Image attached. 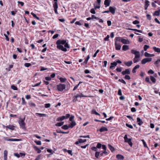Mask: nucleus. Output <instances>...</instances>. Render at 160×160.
<instances>
[{"instance_id": "nucleus-58", "label": "nucleus", "mask_w": 160, "mask_h": 160, "mask_svg": "<svg viewBox=\"0 0 160 160\" xmlns=\"http://www.w3.org/2000/svg\"><path fill=\"white\" fill-rule=\"evenodd\" d=\"M102 146V145L101 144L99 143H98L97 144L96 148H100Z\"/></svg>"}, {"instance_id": "nucleus-29", "label": "nucleus", "mask_w": 160, "mask_h": 160, "mask_svg": "<svg viewBox=\"0 0 160 160\" xmlns=\"http://www.w3.org/2000/svg\"><path fill=\"white\" fill-rule=\"evenodd\" d=\"M36 115L40 117H46L47 115L46 114H42V113H36Z\"/></svg>"}, {"instance_id": "nucleus-56", "label": "nucleus", "mask_w": 160, "mask_h": 160, "mask_svg": "<svg viewBox=\"0 0 160 160\" xmlns=\"http://www.w3.org/2000/svg\"><path fill=\"white\" fill-rule=\"evenodd\" d=\"M126 126L132 129L133 128V127L132 125L129 124L128 123H126Z\"/></svg>"}, {"instance_id": "nucleus-9", "label": "nucleus", "mask_w": 160, "mask_h": 160, "mask_svg": "<svg viewBox=\"0 0 160 160\" xmlns=\"http://www.w3.org/2000/svg\"><path fill=\"white\" fill-rule=\"evenodd\" d=\"M115 49L116 50H120L121 48V46L120 45L117 43V42H115Z\"/></svg>"}, {"instance_id": "nucleus-3", "label": "nucleus", "mask_w": 160, "mask_h": 160, "mask_svg": "<svg viewBox=\"0 0 160 160\" xmlns=\"http://www.w3.org/2000/svg\"><path fill=\"white\" fill-rule=\"evenodd\" d=\"M58 90L59 91L62 92L66 88V85L64 84H60L57 86Z\"/></svg>"}, {"instance_id": "nucleus-30", "label": "nucleus", "mask_w": 160, "mask_h": 160, "mask_svg": "<svg viewBox=\"0 0 160 160\" xmlns=\"http://www.w3.org/2000/svg\"><path fill=\"white\" fill-rule=\"evenodd\" d=\"M150 79L153 83H155L156 82V79L153 77L152 76H150Z\"/></svg>"}, {"instance_id": "nucleus-32", "label": "nucleus", "mask_w": 160, "mask_h": 160, "mask_svg": "<svg viewBox=\"0 0 160 160\" xmlns=\"http://www.w3.org/2000/svg\"><path fill=\"white\" fill-rule=\"evenodd\" d=\"M108 148L112 152H113L115 151L114 148L110 144H108Z\"/></svg>"}, {"instance_id": "nucleus-45", "label": "nucleus", "mask_w": 160, "mask_h": 160, "mask_svg": "<svg viewBox=\"0 0 160 160\" xmlns=\"http://www.w3.org/2000/svg\"><path fill=\"white\" fill-rule=\"evenodd\" d=\"M99 154H100V152H96L95 154V157L97 158H98L99 157H100Z\"/></svg>"}, {"instance_id": "nucleus-10", "label": "nucleus", "mask_w": 160, "mask_h": 160, "mask_svg": "<svg viewBox=\"0 0 160 160\" xmlns=\"http://www.w3.org/2000/svg\"><path fill=\"white\" fill-rule=\"evenodd\" d=\"M6 128H8L9 129L12 130H13L14 129L15 126L13 125H9L8 126H4Z\"/></svg>"}, {"instance_id": "nucleus-1", "label": "nucleus", "mask_w": 160, "mask_h": 160, "mask_svg": "<svg viewBox=\"0 0 160 160\" xmlns=\"http://www.w3.org/2000/svg\"><path fill=\"white\" fill-rule=\"evenodd\" d=\"M56 44L57 48L63 52H66L67 51L66 48H69L68 43L65 40H58L57 41Z\"/></svg>"}, {"instance_id": "nucleus-15", "label": "nucleus", "mask_w": 160, "mask_h": 160, "mask_svg": "<svg viewBox=\"0 0 160 160\" xmlns=\"http://www.w3.org/2000/svg\"><path fill=\"white\" fill-rule=\"evenodd\" d=\"M117 65V63L115 62H114L111 63V66H110L109 68L110 69H113V68L116 66Z\"/></svg>"}, {"instance_id": "nucleus-59", "label": "nucleus", "mask_w": 160, "mask_h": 160, "mask_svg": "<svg viewBox=\"0 0 160 160\" xmlns=\"http://www.w3.org/2000/svg\"><path fill=\"white\" fill-rule=\"evenodd\" d=\"M139 21H138V20H135L134 21H133V22H132V23L133 24H138L139 23Z\"/></svg>"}, {"instance_id": "nucleus-43", "label": "nucleus", "mask_w": 160, "mask_h": 160, "mask_svg": "<svg viewBox=\"0 0 160 160\" xmlns=\"http://www.w3.org/2000/svg\"><path fill=\"white\" fill-rule=\"evenodd\" d=\"M149 2H150L148 0H146V1L145 2V4L144 6H147L148 7L149 5Z\"/></svg>"}, {"instance_id": "nucleus-27", "label": "nucleus", "mask_w": 160, "mask_h": 160, "mask_svg": "<svg viewBox=\"0 0 160 160\" xmlns=\"http://www.w3.org/2000/svg\"><path fill=\"white\" fill-rule=\"evenodd\" d=\"M153 49L155 52L159 53L160 52V48H157L156 47H153Z\"/></svg>"}, {"instance_id": "nucleus-22", "label": "nucleus", "mask_w": 160, "mask_h": 160, "mask_svg": "<svg viewBox=\"0 0 160 160\" xmlns=\"http://www.w3.org/2000/svg\"><path fill=\"white\" fill-rule=\"evenodd\" d=\"M129 49V46L127 45H124L122 47V50L123 51H126Z\"/></svg>"}, {"instance_id": "nucleus-5", "label": "nucleus", "mask_w": 160, "mask_h": 160, "mask_svg": "<svg viewBox=\"0 0 160 160\" xmlns=\"http://www.w3.org/2000/svg\"><path fill=\"white\" fill-rule=\"evenodd\" d=\"M132 53L135 55V57L139 58L140 57V53L139 51H135L132 49L131 50Z\"/></svg>"}, {"instance_id": "nucleus-46", "label": "nucleus", "mask_w": 160, "mask_h": 160, "mask_svg": "<svg viewBox=\"0 0 160 160\" xmlns=\"http://www.w3.org/2000/svg\"><path fill=\"white\" fill-rule=\"evenodd\" d=\"M149 46L148 45H145L144 47V51H146L147 49L149 48Z\"/></svg>"}, {"instance_id": "nucleus-37", "label": "nucleus", "mask_w": 160, "mask_h": 160, "mask_svg": "<svg viewBox=\"0 0 160 160\" xmlns=\"http://www.w3.org/2000/svg\"><path fill=\"white\" fill-rule=\"evenodd\" d=\"M59 80L61 82H65L67 80V79L65 78H60Z\"/></svg>"}, {"instance_id": "nucleus-36", "label": "nucleus", "mask_w": 160, "mask_h": 160, "mask_svg": "<svg viewBox=\"0 0 160 160\" xmlns=\"http://www.w3.org/2000/svg\"><path fill=\"white\" fill-rule=\"evenodd\" d=\"M139 60V58H138L134 57L133 59V61L134 63H135L138 62Z\"/></svg>"}, {"instance_id": "nucleus-26", "label": "nucleus", "mask_w": 160, "mask_h": 160, "mask_svg": "<svg viewBox=\"0 0 160 160\" xmlns=\"http://www.w3.org/2000/svg\"><path fill=\"white\" fill-rule=\"evenodd\" d=\"M128 30H131L133 31H137L138 32H140V33H142V31L141 30H138L136 29H132V28H128Z\"/></svg>"}, {"instance_id": "nucleus-20", "label": "nucleus", "mask_w": 160, "mask_h": 160, "mask_svg": "<svg viewBox=\"0 0 160 160\" xmlns=\"http://www.w3.org/2000/svg\"><path fill=\"white\" fill-rule=\"evenodd\" d=\"M116 158L118 159L123 160L124 158V157L123 156L120 154H118L116 156Z\"/></svg>"}, {"instance_id": "nucleus-39", "label": "nucleus", "mask_w": 160, "mask_h": 160, "mask_svg": "<svg viewBox=\"0 0 160 160\" xmlns=\"http://www.w3.org/2000/svg\"><path fill=\"white\" fill-rule=\"evenodd\" d=\"M8 151L7 150H5L4 152V158H7Z\"/></svg>"}, {"instance_id": "nucleus-8", "label": "nucleus", "mask_w": 160, "mask_h": 160, "mask_svg": "<svg viewBox=\"0 0 160 160\" xmlns=\"http://www.w3.org/2000/svg\"><path fill=\"white\" fill-rule=\"evenodd\" d=\"M109 12H110L112 14H114L115 13L116 8L112 7H110L109 8Z\"/></svg>"}, {"instance_id": "nucleus-12", "label": "nucleus", "mask_w": 160, "mask_h": 160, "mask_svg": "<svg viewBox=\"0 0 160 160\" xmlns=\"http://www.w3.org/2000/svg\"><path fill=\"white\" fill-rule=\"evenodd\" d=\"M124 64L128 67H130L132 64V61L127 62H124Z\"/></svg>"}, {"instance_id": "nucleus-24", "label": "nucleus", "mask_w": 160, "mask_h": 160, "mask_svg": "<svg viewBox=\"0 0 160 160\" xmlns=\"http://www.w3.org/2000/svg\"><path fill=\"white\" fill-rule=\"evenodd\" d=\"M89 58H90L89 56L88 55L87 56V57L85 59V61L83 62V63H81V65H84L83 63H85V64H87L88 63V59H89Z\"/></svg>"}, {"instance_id": "nucleus-52", "label": "nucleus", "mask_w": 160, "mask_h": 160, "mask_svg": "<svg viewBox=\"0 0 160 160\" xmlns=\"http://www.w3.org/2000/svg\"><path fill=\"white\" fill-rule=\"evenodd\" d=\"M124 78L127 80H130L131 79V78L128 75H126L125 76Z\"/></svg>"}, {"instance_id": "nucleus-60", "label": "nucleus", "mask_w": 160, "mask_h": 160, "mask_svg": "<svg viewBox=\"0 0 160 160\" xmlns=\"http://www.w3.org/2000/svg\"><path fill=\"white\" fill-rule=\"evenodd\" d=\"M118 81L120 82H121L122 83H123V84H126V82L123 79H119V80H118Z\"/></svg>"}, {"instance_id": "nucleus-13", "label": "nucleus", "mask_w": 160, "mask_h": 160, "mask_svg": "<svg viewBox=\"0 0 160 160\" xmlns=\"http://www.w3.org/2000/svg\"><path fill=\"white\" fill-rule=\"evenodd\" d=\"M137 122H138V124L139 126H141L143 123V122L142 121L140 118L138 117L137 118Z\"/></svg>"}, {"instance_id": "nucleus-25", "label": "nucleus", "mask_w": 160, "mask_h": 160, "mask_svg": "<svg viewBox=\"0 0 160 160\" xmlns=\"http://www.w3.org/2000/svg\"><path fill=\"white\" fill-rule=\"evenodd\" d=\"M104 4L105 5L106 7L109 6L110 5V2H109V0H105Z\"/></svg>"}, {"instance_id": "nucleus-2", "label": "nucleus", "mask_w": 160, "mask_h": 160, "mask_svg": "<svg viewBox=\"0 0 160 160\" xmlns=\"http://www.w3.org/2000/svg\"><path fill=\"white\" fill-rule=\"evenodd\" d=\"M25 119V117L23 118H20L18 121V122L20 127V128L23 129H25L26 128V123L24 122Z\"/></svg>"}, {"instance_id": "nucleus-41", "label": "nucleus", "mask_w": 160, "mask_h": 160, "mask_svg": "<svg viewBox=\"0 0 160 160\" xmlns=\"http://www.w3.org/2000/svg\"><path fill=\"white\" fill-rule=\"evenodd\" d=\"M75 24L76 25H78L79 26H81L82 25V24L81 23V21H77L75 22Z\"/></svg>"}, {"instance_id": "nucleus-47", "label": "nucleus", "mask_w": 160, "mask_h": 160, "mask_svg": "<svg viewBox=\"0 0 160 160\" xmlns=\"http://www.w3.org/2000/svg\"><path fill=\"white\" fill-rule=\"evenodd\" d=\"M53 7L54 8H58V4L57 2H55L53 4Z\"/></svg>"}, {"instance_id": "nucleus-19", "label": "nucleus", "mask_w": 160, "mask_h": 160, "mask_svg": "<svg viewBox=\"0 0 160 160\" xmlns=\"http://www.w3.org/2000/svg\"><path fill=\"white\" fill-rule=\"evenodd\" d=\"M140 66L139 65H137L134 67L132 70V72L133 73H135L136 72V70L137 69L139 68Z\"/></svg>"}, {"instance_id": "nucleus-53", "label": "nucleus", "mask_w": 160, "mask_h": 160, "mask_svg": "<svg viewBox=\"0 0 160 160\" xmlns=\"http://www.w3.org/2000/svg\"><path fill=\"white\" fill-rule=\"evenodd\" d=\"M35 142L38 145H41V141H35Z\"/></svg>"}, {"instance_id": "nucleus-4", "label": "nucleus", "mask_w": 160, "mask_h": 160, "mask_svg": "<svg viewBox=\"0 0 160 160\" xmlns=\"http://www.w3.org/2000/svg\"><path fill=\"white\" fill-rule=\"evenodd\" d=\"M124 138V139L125 142H128L131 147H132V143L131 142V139L128 138V136L127 134L125 135Z\"/></svg>"}, {"instance_id": "nucleus-61", "label": "nucleus", "mask_w": 160, "mask_h": 160, "mask_svg": "<svg viewBox=\"0 0 160 160\" xmlns=\"http://www.w3.org/2000/svg\"><path fill=\"white\" fill-rule=\"evenodd\" d=\"M109 37L110 36L108 35H107L106 37L104 38V40L105 41H108Z\"/></svg>"}, {"instance_id": "nucleus-16", "label": "nucleus", "mask_w": 160, "mask_h": 160, "mask_svg": "<svg viewBox=\"0 0 160 160\" xmlns=\"http://www.w3.org/2000/svg\"><path fill=\"white\" fill-rule=\"evenodd\" d=\"M121 42L124 44H128L129 42L128 40L124 39H122L121 40Z\"/></svg>"}, {"instance_id": "nucleus-48", "label": "nucleus", "mask_w": 160, "mask_h": 160, "mask_svg": "<svg viewBox=\"0 0 160 160\" xmlns=\"http://www.w3.org/2000/svg\"><path fill=\"white\" fill-rule=\"evenodd\" d=\"M22 105H25L26 104V102H25L24 98H22Z\"/></svg>"}, {"instance_id": "nucleus-44", "label": "nucleus", "mask_w": 160, "mask_h": 160, "mask_svg": "<svg viewBox=\"0 0 160 160\" xmlns=\"http://www.w3.org/2000/svg\"><path fill=\"white\" fill-rule=\"evenodd\" d=\"M11 88L14 90H17L18 88L14 85H12L11 87Z\"/></svg>"}, {"instance_id": "nucleus-51", "label": "nucleus", "mask_w": 160, "mask_h": 160, "mask_svg": "<svg viewBox=\"0 0 160 160\" xmlns=\"http://www.w3.org/2000/svg\"><path fill=\"white\" fill-rule=\"evenodd\" d=\"M116 70L118 72H121L122 71V68L118 67L116 68Z\"/></svg>"}, {"instance_id": "nucleus-34", "label": "nucleus", "mask_w": 160, "mask_h": 160, "mask_svg": "<svg viewBox=\"0 0 160 160\" xmlns=\"http://www.w3.org/2000/svg\"><path fill=\"white\" fill-rule=\"evenodd\" d=\"M92 113L93 114H95L96 115H99V116L100 115V114H99V113L97 112L95 110H94V109L92 110Z\"/></svg>"}, {"instance_id": "nucleus-63", "label": "nucleus", "mask_w": 160, "mask_h": 160, "mask_svg": "<svg viewBox=\"0 0 160 160\" xmlns=\"http://www.w3.org/2000/svg\"><path fill=\"white\" fill-rule=\"evenodd\" d=\"M146 17H147V18L149 20H150L151 19V15H150V14H147L146 15Z\"/></svg>"}, {"instance_id": "nucleus-35", "label": "nucleus", "mask_w": 160, "mask_h": 160, "mask_svg": "<svg viewBox=\"0 0 160 160\" xmlns=\"http://www.w3.org/2000/svg\"><path fill=\"white\" fill-rule=\"evenodd\" d=\"M73 99L72 100L73 102H75L78 101V97H77V95L73 96Z\"/></svg>"}, {"instance_id": "nucleus-55", "label": "nucleus", "mask_w": 160, "mask_h": 160, "mask_svg": "<svg viewBox=\"0 0 160 160\" xmlns=\"http://www.w3.org/2000/svg\"><path fill=\"white\" fill-rule=\"evenodd\" d=\"M145 81L147 82H148L149 83H151V82L150 81L149 78L148 77H147L146 78Z\"/></svg>"}, {"instance_id": "nucleus-18", "label": "nucleus", "mask_w": 160, "mask_h": 160, "mask_svg": "<svg viewBox=\"0 0 160 160\" xmlns=\"http://www.w3.org/2000/svg\"><path fill=\"white\" fill-rule=\"evenodd\" d=\"M7 138H6L5 140L8 141H18L21 140V139H7Z\"/></svg>"}, {"instance_id": "nucleus-7", "label": "nucleus", "mask_w": 160, "mask_h": 160, "mask_svg": "<svg viewBox=\"0 0 160 160\" xmlns=\"http://www.w3.org/2000/svg\"><path fill=\"white\" fill-rule=\"evenodd\" d=\"M130 73V70L129 69H125V70L123 71L122 72V74L123 75H125L126 74H129Z\"/></svg>"}, {"instance_id": "nucleus-57", "label": "nucleus", "mask_w": 160, "mask_h": 160, "mask_svg": "<svg viewBox=\"0 0 160 160\" xmlns=\"http://www.w3.org/2000/svg\"><path fill=\"white\" fill-rule=\"evenodd\" d=\"M90 12L92 14H95L96 13L95 9L94 8H92L90 10Z\"/></svg>"}, {"instance_id": "nucleus-31", "label": "nucleus", "mask_w": 160, "mask_h": 160, "mask_svg": "<svg viewBox=\"0 0 160 160\" xmlns=\"http://www.w3.org/2000/svg\"><path fill=\"white\" fill-rule=\"evenodd\" d=\"M64 122H58L56 124L55 126L57 127H60L62 126L64 124Z\"/></svg>"}, {"instance_id": "nucleus-11", "label": "nucleus", "mask_w": 160, "mask_h": 160, "mask_svg": "<svg viewBox=\"0 0 160 160\" xmlns=\"http://www.w3.org/2000/svg\"><path fill=\"white\" fill-rule=\"evenodd\" d=\"M76 125V123L74 121H72L70 124H69L70 128H72Z\"/></svg>"}, {"instance_id": "nucleus-54", "label": "nucleus", "mask_w": 160, "mask_h": 160, "mask_svg": "<svg viewBox=\"0 0 160 160\" xmlns=\"http://www.w3.org/2000/svg\"><path fill=\"white\" fill-rule=\"evenodd\" d=\"M29 104L30 106L31 107H35L36 106V105L35 103L32 102H29Z\"/></svg>"}, {"instance_id": "nucleus-40", "label": "nucleus", "mask_w": 160, "mask_h": 160, "mask_svg": "<svg viewBox=\"0 0 160 160\" xmlns=\"http://www.w3.org/2000/svg\"><path fill=\"white\" fill-rule=\"evenodd\" d=\"M160 62V59H158L157 61H156L155 63L154 64L157 66H158V64Z\"/></svg>"}, {"instance_id": "nucleus-21", "label": "nucleus", "mask_w": 160, "mask_h": 160, "mask_svg": "<svg viewBox=\"0 0 160 160\" xmlns=\"http://www.w3.org/2000/svg\"><path fill=\"white\" fill-rule=\"evenodd\" d=\"M34 148L35 150L38 153H39L41 152V150L38 147L35 146Z\"/></svg>"}, {"instance_id": "nucleus-17", "label": "nucleus", "mask_w": 160, "mask_h": 160, "mask_svg": "<svg viewBox=\"0 0 160 160\" xmlns=\"http://www.w3.org/2000/svg\"><path fill=\"white\" fill-rule=\"evenodd\" d=\"M100 132H103L104 131H108V128H106V127H102L99 130Z\"/></svg>"}, {"instance_id": "nucleus-50", "label": "nucleus", "mask_w": 160, "mask_h": 160, "mask_svg": "<svg viewBox=\"0 0 160 160\" xmlns=\"http://www.w3.org/2000/svg\"><path fill=\"white\" fill-rule=\"evenodd\" d=\"M44 106L45 108H49L50 107L51 104L50 103H46L45 104Z\"/></svg>"}, {"instance_id": "nucleus-33", "label": "nucleus", "mask_w": 160, "mask_h": 160, "mask_svg": "<svg viewBox=\"0 0 160 160\" xmlns=\"http://www.w3.org/2000/svg\"><path fill=\"white\" fill-rule=\"evenodd\" d=\"M69 128H70L69 125L68 126L67 125H64L62 127V129L65 130H67Z\"/></svg>"}, {"instance_id": "nucleus-64", "label": "nucleus", "mask_w": 160, "mask_h": 160, "mask_svg": "<svg viewBox=\"0 0 160 160\" xmlns=\"http://www.w3.org/2000/svg\"><path fill=\"white\" fill-rule=\"evenodd\" d=\"M118 94L120 96H121L122 95V91L120 89H119L118 90Z\"/></svg>"}, {"instance_id": "nucleus-6", "label": "nucleus", "mask_w": 160, "mask_h": 160, "mask_svg": "<svg viewBox=\"0 0 160 160\" xmlns=\"http://www.w3.org/2000/svg\"><path fill=\"white\" fill-rule=\"evenodd\" d=\"M152 60L151 58H146L143 59L141 61V63L142 64H145L147 62H151Z\"/></svg>"}, {"instance_id": "nucleus-49", "label": "nucleus", "mask_w": 160, "mask_h": 160, "mask_svg": "<svg viewBox=\"0 0 160 160\" xmlns=\"http://www.w3.org/2000/svg\"><path fill=\"white\" fill-rule=\"evenodd\" d=\"M24 65L26 67H29L31 66V64L29 63H26L24 64Z\"/></svg>"}, {"instance_id": "nucleus-62", "label": "nucleus", "mask_w": 160, "mask_h": 160, "mask_svg": "<svg viewBox=\"0 0 160 160\" xmlns=\"http://www.w3.org/2000/svg\"><path fill=\"white\" fill-rule=\"evenodd\" d=\"M41 83V82H40L39 83H37L36 84H35L34 85H32V87H37L39 86Z\"/></svg>"}, {"instance_id": "nucleus-42", "label": "nucleus", "mask_w": 160, "mask_h": 160, "mask_svg": "<svg viewBox=\"0 0 160 160\" xmlns=\"http://www.w3.org/2000/svg\"><path fill=\"white\" fill-rule=\"evenodd\" d=\"M150 54L148 52H146L144 53V56L146 57H150Z\"/></svg>"}, {"instance_id": "nucleus-14", "label": "nucleus", "mask_w": 160, "mask_h": 160, "mask_svg": "<svg viewBox=\"0 0 160 160\" xmlns=\"http://www.w3.org/2000/svg\"><path fill=\"white\" fill-rule=\"evenodd\" d=\"M65 119H66V117L65 116H63L62 117L58 118L57 119V121H62Z\"/></svg>"}, {"instance_id": "nucleus-38", "label": "nucleus", "mask_w": 160, "mask_h": 160, "mask_svg": "<svg viewBox=\"0 0 160 160\" xmlns=\"http://www.w3.org/2000/svg\"><path fill=\"white\" fill-rule=\"evenodd\" d=\"M121 38L119 37H116L115 38V42H117L118 41L119 42L120 41H121Z\"/></svg>"}, {"instance_id": "nucleus-23", "label": "nucleus", "mask_w": 160, "mask_h": 160, "mask_svg": "<svg viewBox=\"0 0 160 160\" xmlns=\"http://www.w3.org/2000/svg\"><path fill=\"white\" fill-rule=\"evenodd\" d=\"M160 9L158 11H155L153 13L154 16H159L160 15Z\"/></svg>"}, {"instance_id": "nucleus-28", "label": "nucleus", "mask_w": 160, "mask_h": 160, "mask_svg": "<svg viewBox=\"0 0 160 160\" xmlns=\"http://www.w3.org/2000/svg\"><path fill=\"white\" fill-rule=\"evenodd\" d=\"M87 96H86L83 94L82 93H81L77 95V97L82 98L83 97H87Z\"/></svg>"}]
</instances>
